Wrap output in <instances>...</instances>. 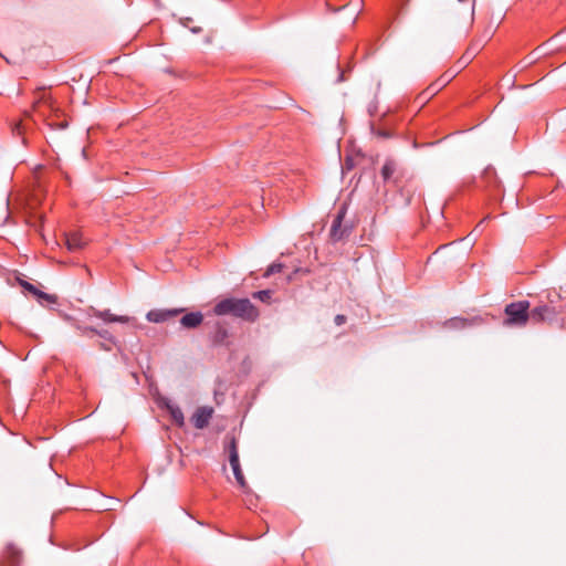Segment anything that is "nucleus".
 Masks as SVG:
<instances>
[{
	"label": "nucleus",
	"instance_id": "f8f14e48",
	"mask_svg": "<svg viewBox=\"0 0 566 566\" xmlns=\"http://www.w3.org/2000/svg\"><path fill=\"white\" fill-rule=\"evenodd\" d=\"M166 408L170 415L172 422L178 427H182L185 424V417L181 409L170 401L166 402Z\"/></svg>",
	"mask_w": 566,
	"mask_h": 566
},
{
	"label": "nucleus",
	"instance_id": "5701e85b",
	"mask_svg": "<svg viewBox=\"0 0 566 566\" xmlns=\"http://www.w3.org/2000/svg\"><path fill=\"white\" fill-rule=\"evenodd\" d=\"M20 284H21V286H22L25 291H28V292H29V293H31V294L35 293V291H36V286H35V285H33V284H31V283H29V282H27V281H21V283H20Z\"/></svg>",
	"mask_w": 566,
	"mask_h": 566
},
{
	"label": "nucleus",
	"instance_id": "a211bd4d",
	"mask_svg": "<svg viewBox=\"0 0 566 566\" xmlns=\"http://www.w3.org/2000/svg\"><path fill=\"white\" fill-rule=\"evenodd\" d=\"M42 306H50L57 304V296L43 292L40 300L38 301Z\"/></svg>",
	"mask_w": 566,
	"mask_h": 566
},
{
	"label": "nucleus",
	"instance_id": "b1692460",
	"mask_svg": "<svg viewBox=\"0 0 566 566\" xmlns=\"http://www.w3.org/2000/svg\"><path fill=\"white\" fill-rule=\"evenodd\" d=\"M346 322V316L345 315H336L335 317V323L336 325L340 326L343 325L344 323Z\"/></svg>",
	"mask_w": 566,
	"mask_h": 566
},
{
	"label": "nucleus",
	"instance_id": "a878e982",
	"mask_svg": "<svg viewBox=\"0 0 566 566\" xmlns=\"http://www.w3.org/2000/svg\"><path fill=\"white\" fill-rule=\"evenodd\" d=\"M42 293H43V291H41V290H39V289L36 287L35 293H33L32 295H33L34 297H36V300L39 301V300H40V297H41V295H42Z\"/></svg>",
	"mask_w": 566,
	"mask_h": 566
},
{
	"label": "nucleus",
	"instance_id": "9b49d317",
	"mask_svg": "<svg viewBox=\"0 0 566 566\" xmlns=\"http://www.w3.org/2000/svg\"><path fill=\"white\" fill-rule=\"evenodd\" d=\"M202 321H203L202 313L191 312V313L185 314L180 318V324L182 327L190 329V328L198 327L202 323Z\"/></svg>",
	"mask_w": 566,
	"mask_h": 566
},
{
	"label": "nucleus",
	"instance_id": "f3484780",
	"mask_svg": "<svg viewBox=\"0 0 566 566\" xmlns=\"http://www.w3.org/2000/svg\"><path fill=\"white\" fill-rule=\"evenodd\" d=\"M97 334L104 339V343L102 344L104 350L112 352L114 349H118L116 340L108 334L107 331Z\"/></svg>",
	"mask_w": 566,
	"mask_h": 566
},
{
	"label": "nucleus",
	"instance_id": "9d476101",
	"mask_svg": "<svg viewBox=\"0 0 566 566\" xmlns=\"http://www.w3.org/2000/svg\"><path fill=\"white\" fill-rule=\"evenodd\" d=\"M86 241L78 231H72L65 234V244L69 251L77 252L86 245Z\"/></svg>",
	"mask_w": 566,
	"mask_h": 566
},
{
	"label": "nucleus",
	"instance_id": "dca6fc26",
	"mask_svg": "<svg viewBox=\"0 0 566 566\" xmlns=\"http://www.w3.org/2000/svg\"><path fill=\"white\" fill-rule=\"evenodd\" d=\"M396 168H397V165L394 160L388 159L385 161V164L381 168V171H380L384 181H389L394 177V175L396 172Z\"/></svg>",
	"mask_w": 566,
	"mask_h": 566
},
{
	"label": "nucleus",
	"instance_id": "f03ea898",
	"mask_svg": "<svg viewBox=\"0 0 566 566\" xmlns=\"http://www.w3.org/2000/svg\"><path fill=\"white\" fill-rule=\"evenodd\" d=\"M530 302L517 301L505 305L503 325L506 327L524 328L531 322Z\"/></svg>",
	"mask_w": 566,
	"mask_h": 566
},
{
	"label": "nucleus",
	"instance_id": "20e7f679",
	"mask_svg": "<svg viewBox=\"0 0 566 566\" xmlns=\"http://www.w3.org/2000/svg\"><path fill=\"white\" fill-rule=\"evenodd\" d=\"M346 212H347V207L345 205H343L338 209L337 213L335 214V217L333 219L331 230H329V238L334 242L340 241L344 237H346L348 234V229L343 226V220L346 216Z\"/></svg>",
	"mask_w": 566,
	"mask_h": 566
},
{
	"label": "nucleus",
	"instance_id": "6ab92c4d",
	"mask_svg": "<svg viewBox=\"0 0 566 566\" xmlns=\"http://www.w3.org/2000/svg\"><path fill=\"white\" fill-rule=\"evenodd\" d=\"M232 471H233V474H234V478L238 482V484L244 489L247 488V481H245V478L243 475V472H242V469H241V465H238V467H233L232 468Z\"/></svg>",
	"mask_w": 566,
	"mask_h": 566
},
{
	"label": "nucleus",
	"instance_id": "0eeeda50",
	"mask_svg": "<svg viewBox=\"0 0 566 566\" xmlns=\"http://www.w3.org/2000/svg\"><path fill=\"white\" fill-rule=\"evenodd\" d=\"M91 315L97 317L105 323H122V324H130L135 323V318L126 315H115L112 314L109 310H96L94 307L90 308Z\"/></svg>",
	"mask_w": 566,
	"mask_h": 566
},
{
	"label": "nucleus",
	"instance_id": "39448f33",
	"mask_svg": "<svg viewBox=\"0 0 566 566\" xmlns=\"http://www.w3.org/2000/svg\"><path fill=\"white\" fill-rule=\"evenodd\" d=\"M32 108L40 117L45 118L53 108L51 96L43 90L39 91Z\"/></svg>",
	"mask_w": 566,
	"mask_h": 566
},
{
	"label": "nucleus",
	"instance_id": "423d86ee",
	"mask_svg": "<svg viewBox=\"0 0 566 566\" xmlns=\"http://www.w3.org/2000/svg\"><path fill=\"white\" fill-rule=\"evenodd\" d=\"M531 322L533 324H539L545 321H552L556 316L555 307L549 306L547 304H539L535 306L533 310H530Z\"/></svg>",
	"mask_w": 566,
	"mask_h": 566
},
{
	"label": "nucleus",
	"instance_id": "412c9836",
	"mask_svg": "<svg viewBox=\"0 0 566 566\" xmlns=\"http://www.w3.org/2000/svg\"><path fill=\"white\" fill-rule=\"evenodd\" d=\"M481 43H473L463 55V59L471 60L481 50Z\"/></svg>",
	"mask_w": 566,
	"mask_h": 566
},
{
	"label": "nucleus",
	"instance_id": "6e6552de",
	"mask_svg": "<svg viewBox=\"0 0 566 566\" xmlns=\"http://www.w3.org/2000/svg\"><path fill=\"white\" fill-rule=\"evenodd\" d=\"M212 415H213V409L211 407H207V406L199 407L193 412V415L191 417V422L195 426V428L205 429L209 424V422L212 418Z\"/></svg>",
	"mask_w": 566,
	"mask_h": 566
},
{
	"label": "nucleus",
	"instance_id": "ddd939ff",
	"mask_svg": "<svg viewBox=\"0 0 566 566\" xmlns=\"http://www.w3.org/2000/svg\"><path fill=\"white\" fill-rule=\"evenodd\" d=\"M231 468L240 465L237 440L232 438L227 447Z\"/></svg>",
	"mask_w": 566,
	"mask_h": 566
},
{
	"label": "nucleus",
	"instance_id": "aec40b11",
	"mask_svg": "<svg viewBox=\"0 0 566 566\" xmlns=\"http://www.w3.org/2000/svg\"><path fill=\"white\" fill-rule=\"evenodd\" d=\"M252 296H253V298H258L262 302H269L271 300L272 292L270 290H262V291L254 292L252 294Z\"/></svg>",
	"mask_w": 566,
	"mask_h": 566
},
{
	"label": "nucleus",
	"instance_id": "393cba45",
	"mask_svg": "<svg viewBox=\"0 0 566 566\" xmlns=\"http://www.w3.org/2000/svg\"><path fill=\"white\" fill-rule=\"evenodd\" d=\"M22 129H23V126H22V123H18L14 128H13V132L18 135H21L22 134Z\"/></svg>",
	"mask_w": 566,
	"mask_h": 566
},
{
	"label": "nucleus",
	"instance_id": "7ed1b4c3",
	"mask_svg": "<svg viewBox=\"0 0 566 566\" xmlns=\"http://www.w3.org/2000/svg\"><path fill=\"white\" fill-rule=\"evenodd\" d=\"M455 76L452 71L444 72L439 78L432 82L427 88H424L418 96L417 102L424 104L431 99L437 93H439L444 86H447Z\"/></svg>",
	"mask_w": 566,
	"mask_h": 566
},
{
	"label": "nucleus",
	"instance_id": "2eb2a0df",
	"mask_svg": "<svg viewBox=\"0 0 566 566\" xmlns=\"http://www.w3.org/2000/svg\"><path fill=\"white\" fill-rule=\"evenodd\" d=\"M471 325L472 321L462 317H453L444 323V326L450 329H461Z\"/></svg>",
	"mask_w": 566,
	"mask_h": 566
},
{
	"label": "nucleus",
	"instance_id": "f257e3e1",
	"mask_svg": "<svg viewBox=\"0 0 566 566\" xmlns=\"http://www.w3.org/2000/svg\"><path fill=\"white\" fill-rule=\"evenodd\" d=\"M217 315H233L248 322H255L259 317L258 308L249 298H224L214 305Z\"/></svg>",
	"mask_w": 566,
	"mask_h": 566
},
{
	"label": "nucleus",
	"instance_id": "4be33fe9",
	"mask_svg": "<svg viewBox=\"0 0 566 566\" xmlns=\"http://www.w3.org/2000/svg\"><path fill=\"white\" fill-rule=\"evenodd\" d=\"M282 269H283V265H282L281 263H273V264H271V265L266 269V271H265V273H264V276H265V277H269V276H271L272 274L280 273V272L282 271Z\"/></svg>",
	"mask_w": 566,
	"mask_h": 566
},
{
	"label": "nucleus",
	"instance_id": "4468645a",
	"mask_svg": "<svg viewBox=\"0 0 566 566\" xmlns=\"http://www.w3.org/2000/svg\"><path fill=\"white\" fill-rule=\"evenodd\" d=\"M3 554L10 566H15L19 563L21 553L14 545L9 544L6 547Z\"/></svg>",
	"mask_w": 566,
	"mask_h": 566
},
{
	"label": "nucleus",
	"instance_id": "1a4fd4ad",
	"mask_svg": "<svg viewBox=\"0 0 566 566\" xmlns=\"http://www.w3.org/2000/svg\"><path fill=\"white\" fill-rule=\"evenodd\" d=\"M182 308H172V310H151L147 313L146 318L153 323H164L172 317L178 316L182 313Z\"/></svg>",
	"mask_w": 566,
	"mask_h": 566
}]
</instances>
